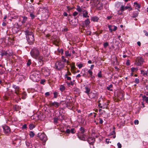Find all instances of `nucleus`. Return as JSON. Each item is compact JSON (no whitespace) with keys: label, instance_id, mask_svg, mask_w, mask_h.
<instances>
[{"label":"nucleus","instance_id":"f257e3e1","mask_svg":"<svg viewBox=\"0 0 148 148\" xmlns=\"http://www.w3.org/2000/svg\"><path fill=\"white\" fill-rule=\"evenodd\" d=\"M39 73L37 71L32 72L30 75V78L33 81L37 82L40 79Z\"/></svg>","mask_w":148,"mask_h":148},{"label":"nucleus","instance_id":"f03ea898","mask_svg":"<svg viewBox=\"0 0 148 148\" xmlns=\"http://www.w3.org/2000/svg\"><path fill=\"white\" fill-rule=\"evenodd\" d=\"M64 66L63 63L61 61H58L55 64V69L58 70H60Z\"/></svg>","mask_w":148,"mask_h":148},{"label":"nucleus","instance_id":"7ed1b4c3","mask_svg":"<svg viewBox=\"0 0 148 148\" xmlns=\"http://www.w3.org/2000/svg\"><path fill=\"white\" fill-rule=\"evenodd\" d=\"M30 54L32 57L36 58L39 55V52L38 49L36 48H34L32 50Z\"/></svg>","mask_w":148,"mask_h":148},{"label":"nucleus","instance_id":"20e7f679","mask_svg":"<svg viewBox=\"0 0 148 148\" xmlns=\"http://www.w3.org/2000/svg\"><path fill=\"white\" fill-rule=\"evenodd\" d=\"M37 136L40 139L44 142H45L47 140L46 135L44 133H39L37 134Z\"/></svg>","mask_w":148,"mask_h":148},{"label":"nucleus","instance_id":"39448f33","mask_svg":"<svg viewBox=\"0 0 148 148\" xmlns=\"http://www.w3.org/2000/svg\"><path fill=\"white\" fill-rule=\"evenodd\" d=\"M144 62V59L143 58L141 57H138L136 59L135 64L138 66H140L143 64Z\"/></svg>","mask_w":148,"mask_h":148},{"label":"nucleus","instance_id":"423d86ee","mask_svg":"<svg viewBox=\"0 0 148 148\" xmlns=\"http://www.w3.org/2000/svg\"><path fill=\"white\" fill-rule=\"evenodd\" d=\"M41 71L42 73L46 76H49L50 74V70L47 68H42L41 69Z\"/></svg>","mask_w":148,"mask_h":148},{"label":"nucleus","instance_id":"0eeeda50","mask_svg":"<svg viewBox=\"0 0 148 148\" xmlns=\"http://www.w3.org/2000/svg\"><path fill=\"white\" fill-rule=\"evenodd\" d=\"M34 40L33 34L32 33H30V34H29L28 32V43L31 45L33 43Z\"/></svg>","mask_w":148,"mask_h":148},{"label":"nucleus","instance_id":"6e6552de","mask_svg":"<svg viewBox=\"0 0 148 148\" xmlns=\"http://www.w3.org/2000/svg\"><path fill=\"white\" fill-rule=\"evenodd\" d=\"M77 136L78 137L82 140H86L87 138V136L84 134H81V133H77Z\"/></svg>","mask_w":148,"mask_h":148},{"label":"nucleus","instance_id":"1a4fd4ad","mask_svg":"<svg viewBox=\"0 0 148 148\" xmlns=\"http://www.w3.org/2000/svg\"><path fill=\"white\" fill-rule=\"evenodd\" d=\"M95 5L97 8L99 10H101L103 8V5L102 3L99 1H98L95 3Z\"/></svg>","mask_w":148,"mask_h":148},{"label":"nucleus","instance_id":"9d476101","mask_svg":"<svg viewBox=\"0 0 148 148\" xmlns=\"http://www.w3.org/2000/svg\"><path fill=\"white\" fill-rule=\"evenodd\" d=\"M3 127L4 132L5 134H8L10 132V129L8 126L5 125L3 126Z\"/></svg>","mask_w":148,"mask_h":148},{"label":"nucleus","instance_id":"9b49d317","mask_svg":"<svg viewBox=\"0 0 148 148\" xmlns=\"http://www.w3.org/2000/svg\"><path fill=\"white\" fill-rule=\"evenodd\" d=\"M124 94L123 92H119L117 95V98L119 100H122L124 97Z\"/></svg>","mask_w":148,"mask_h":148},{"label":"nucleus","instance_id":"f8f14e48","mask_svg":"<svg viewBox=\"0 0 148 148\" xmlns=\"http://www.w3.org/2000/svg\"><path fill=\"white\" fill-rule=\"evenodd\" d=\"M49 105L51 106H53L56 108H58L60 105V104L58 102L56 101H54L53 102H51L49 103Z\"/></svg>","mask_w":148,"mask_h":148},{"label":"nucleus","instance_id":"ddd939ff","mask_svg":"<svg viewBox=\"0 0 148 148\" xmlns=\"http://www.w3.org/2000/svg\"><path fill=\"white\" fill-rule=\"evenodd\" d=\"M37 115L38 119L40 120L43 121L45 119V115L43 114V113H40L36 114Z\"/></svg>","mask_w":148,"mask_h":148},{"label":"nucleus","instance_id":"4468645a","mask_svg":"<svg viewBox=\"0 0 148 148\" xmlns=\"http://www.w3.org/2000/svg\"><path fill=\"white\" fill-rule=\"evenodd\" d=\"M108 27L110 32H112L113 31H115L117 29V27L115 26H112V25H109Z\"/></svg>","mask_w":148,"mask_h":148},{"label":"nucleus","instance_id":"2eb2a0df","mask_svg":"<svg viewBox=\"0 0 148 148\" xmlns=\"http://www.w3.org/2000/svg\"><path fill=\"white\" fill-rule=\"evenodd\" d=\"M87 139V141L90 145H92L95 141V138L93 137H89Z\"/></svg>","mask_w":148,"mask_h":148},{"label":"nucleus","instance_id":"dca6fc26","mask_svg":"<svg viewBox=\"0 0 148 148\" xmlns=\"http://www.w3.org/2000/svg\"><path fill=\"white\" fill-rule=\"evenodd\" d=\"M83 16L84 18H88L89 16L88 15V12L87 10H84L82 12Z\"/></svg>","mask_w":148,"mask_h":148},{"label":"nucleus","instance_id":"f3484780","mask_svg":"<svg viewBox=\"0 0 148 148\" xmlns=\"http://www.w3.org/2000/svg\"><path fill=\"white\" fill-rule=\"evenodd\" d=\"M76 132L75 129L72 128L71 130L69 129H67L66 130V132L67 134H69L70 132H71V133L73 134L75 133Z\"/></svg>","mask_w":148,"mask_h":148},{"label":"nucleus","instance_id":"a211bd4d","mask_svg":"<svg viewBox=\"0 0 148 148\" xmlns=\"http://www.w3.org/2000/svg\"><path fill=\"white\" fill-rule=\"evenodd\" d=\"M85 90L84 91V92L86 93L87 95H88L90 91V88H89L88 86H85Z\"/></svg>","mask_w":148,"mask_h":148},{"label":"nucleus","instance_id":"6ab92c4d","mask_svg":"<svg viewBox=\"0 0 148 148\" xmlns=\"http://www.w3.org/2000/svg\"><path fill=\"white\" fill-rule=\"evenodd\" d=\"M109 102L107 101H104L102 104L103 106V108H107L108 107V105H109Z\"/></svg>","mask_w":148,"mask_h":148},{"label":"nucleus","instance_id":"aec40b11","mask_svg":"<svg viewBox=\"0 0 148 148\" xmlns=\"http://www.w3.org/2000/svg\"><path fill=\"white\" fill-rule=\"evenodd\" d=\"M142 98L143 101H145L146 103H148V97L144 95L142 96Z\"/></svg>","mask_w":148,"mask_h":148},{"label":"nucleus","instance_id":"412c9836","mask_svg":"<svg viewBox=\"0 0 148 148\" xmlns=\"http://www.w3.org/2000/svg\"><path fill=\"white\" fill-rule=\"evenodd\" d=\"M89 97L91 99L94 98L95 96V94L94 93L91 92L89 93L88 95Z\"/></svg>","mask_w":148,"mask_h":148},{"label":"nucleus","instance_id":"4be33fe9","mask_svg":"<svg viewBox=\"0 0 148 148\" xmlns=\"http://www.w3.org/2000/svg\"><path fill=\"white\" fill-rule=\"evenodd\" d=\"M29 135L30 138H32L35 136V134L34 132L30 131L29 132Z\"/></svg>","mask_w":148,"mask_h":148},{"label":"nucleus","instance_id":"5701e85b","mask_svg":"<svg viewBox=\"0 0 148 148\" xmlns=\"http://www.w3.org/2000/svg\"><path fill=\"white\" fill-rule=\"evenodd\" d=\"M138 11H135L133 12L132 17L135 18L138 16Z\"/></svg>","mask_w":148,"mask_h":148},{"label":"nucleus","instance_id":"b1692460","mask_svg":"<svg viewBox=\"0 0 148 148\" xmlns=\"http://www.w3.org/2000/svg\"><path fill=\"white\" fill-rule=\"evenodd\" d=\"M77 10L79 12H82L84 10L82 8H81L79 5H77Z\"/></svg>","mask_w":148,"mask_h":148},{"label":"nucleus","instance_id":"393cba45","mask_svg":"<svg viewBox=\"0 0 148 148\" xmlns=\"http://www.w3.org/2000/svg\"><path fill=\"white\" fill-rule=\"evenodd\" d=\"M1 56H9V55L8 53L6 52V51H2L1 53Z\"/></svg>","mask_w":148,"mask_h":148},{"label":"nucleus","instance_id":"a878e982","mask_svg":"<svg viewBox=\"0 0 148 148\" xmlns=\"http://www.w3.org/2000/svg\"><path fill=\"white\" fill-rule=\"evenodd\" d=\"M29 129L31 130H32L35 127V125L32 123H30L29 125Z\"/></svg>","mask_w":148,"mask_h":148},{"label":"nucleus","instance_id":"bb28decb","mask_svg":"<svg viewBox=\"0 0 148 148\" xmlns=\"http://www.w3.org/2000/svg\"><path fill=\"white\" fill-rule=\"evenodd\" d=\"M99 18L97 16H93L91 18V20L94 22L97 21Z\"/></svg>","mask_w":148,"mask_h":148},{"label":"nucleus","instance_id":"cd10ccee","mask_svg":"<svg viewBox=\"0 0 148 148\" xmlns=\"http://www.w3.org/2000/svg\"><path fill=\"white\" fill-rule=\"evenodd\" d=\"M141 74L142 75H143L145 76V75H147V72L146 71H145L143 70H141L140 71Z\"/></svg>","mask_w":148,"mask_h":148},{"label":"nucleus","instance_id":"c85d7f7f","mask_svg":"<svg viewBox=\"0 0 148 148\" xmlns=\"http://www.w3.org/2000/svg\"><path fill=\"white\" fill-rule=\"evenodd\" d=\"M79 130L81 132L79 133H81V134H84L85 132V130L84 128H83L82 127H81L80 128Z\"/></svg>","mask_w":148,"mask_h":148},{"label":"nucleus","instance_id":"c756f323","mask_svg":"<svg viewBox=\"0 0 148 148\" xmlns=\"http://www.w3.org/2000/svg\"><path fill=\"white\" fill-rule=\"evenodd\" d=\"M85 24L86 25H87L90 23V21L88 18H87L84 21Z\"/></svg>","mask_w":148,"mask_h":148},{"label":"nucleus","instance_id":"7c9ffc66","mask_svg":"<svg viewBox=\"0 0 148 148\" xmlns=\"http://www.w3.org/2000/svg\"><path fill=\"white\" fill-rule=\"evenodd\" d=\"M113 87V85L112 84H110V85L109 86H107V89L109 90L110 91H112L113 90L111 88H112Z\"/></svg>","mask_w":148,"mask_h":148},{"label":"nucleus","instance_id":"2f4dec72","mask_svg":"<svg viewBox=\"0 0 148 148\" xmlns=\"http://www.w3.org/2000/svg\"><path fill=\"white\" fill-rule=\"evenodd\" d=\"M65 88L64 86L62 85H61L60 86V90L62 92L63 91L65 90Z\"/></svg>","mask_w":148,"mask_h":148},{"label":"nucleus","instance_id":"473e14b6","mask_svg":"<svg viewBox=\"0 0 148 148\" xmlns=\"http://www.w3.org/2000/svg\"><path fill=\"white\" fill-rule=\"evenodd\" d=\"M75 68V65L74 63H73L72 65L71 66V70L72 71V72H73V71H74Z\"/></svg>","mask_w":148,"mask_h":148},{"label":"nucleus","instance_id":"72a5a7b5","mask_svg":"<svg viewBox=\"0 0 148 148\" xmlns=\"http://www.w3.org/2000/svg\"><path fill=\"white\" fill-rule=\"evenodd\" d=\"M27 96V94L25 92H24L22 94V98L23 99H24L26 98V97Z\"/></svg>","mask_w":148,"mask_h":148},{"label":"nucleus","instance_id":"f704fd0d","mask_svg":"<svg viewBox=\"0 0 148 148\" xmlns=\"http://www.w3.org/2000/svg\"><path fill=\"white\" fill-rule=\"evenodd\" d=\"M54 96H53V98H56L58 97V92H55L53 93Z\"/></svg>","mask_w":148,"mask_h":148},{"label":"nucleus","instance_id":"c9c22d12","mask_svg":"<svg viewBox=\"0 0 148 148\" xmlns=\"http://www.w3.org/2000/svg\"><path fill=\"white\" fill-rule=\"evenodd\" d=\"M14 108L15 110L16 111L18 110L20 108L19 106L17 105H15L14 106Z\"/></svg>","mask_w":148,"mask_h":148},{"label":"nucleus","instance_id":"e433bc0d","mask_svg":"<svg viewBox=\"0 0 148 148\" xmlns=\"http://www.w3.org/2000/svg\"><path fill=\"white\" fill-rule=\"evenodd\" d=\"M135 5L136 6V7H137L138 8H140V5L137 2H134V3Z\"/></svg>","mask_w":148,"mask_h":148},{"label":"nucleus","instance_id":"4c0bfd02","mask_svg":"<svg viewBox=\"0 0 148 148\" xmlns=\"http://www.w3.org/2000/svg\"><path fill=\"white\" fill-rule=\"evenodd\" d=\"M13 87L15 89L16 91H18L19 90V87L15 85H13Z\"/></svg>","mask_w":148,"mask_h":148},{"label":"nucleus","instance_id":"58836bf2","mask_svg":"<svg viewBox=\"0 0 148 148\" xmlns=\"http://www.w3.org/2000/svg\"><path fill=\"white\" fill-rule=\"evenodd\" d=\"M84 66V64L80 63L77 65V66L79 69H81L82 67Z\"/></svg>","mask_w":148,"mask_h":148},{"label":"nucleus","instance_id":"ea45409f","mask_svg":"<svg viewBox=\"0 0 148 148\" xmlns=\"http://www.w3.org/2000/svg\"><path fill=\"white\" fill-rule=\"evenodd\" d=\"M138 70V69L137 68H135L134 67H132L131 69V71L132 72H134L135 71H137Z\"/></svg>","mask_w":148,"mask_h":148},{"label":"nucleus","instance_id":"a19ab883","mask_svg":"<svg viewBox=\"0 0 148 148\" xmlns=\"http://www.w3.org/2000/svg\"><path fill=\"white\" fill-rule=\"evenodd\" d=\"M65 54L66 56H71V54L69 53V51H66L65 52Z\"/></svg>","mask_w":148,"mask_h":148},{"label":"nucleus","instance_id":"79ce46f5","mask_svg":"<svg viewBox=\"0 0 148 148\" xmlns=\"http://www.w3.org/2000/svg\"><path fill=\"white\" fill-rule=\"evenodd\" d=\"M62 61L63 62H67V63H68V62L66 60V59H65L64 58V56H62Z\"/></svg>","mask_w":148,"mask_h":148},{"label":"nucleus","instance_id":"37998d69","mask_svg":"<svg viewBox=\"0 0 148 148\" xmlns=\"http://www.w3.org/2000/svg\"><path fill=\"white\" fill-rule=\"evenodd\" d=\"M65 78H66L67 80H71V78L69 76H67L66 75H64Z\"/></svg>","mask_w":148,"mask_h":148},{"label":"nucleus","instance_id":"c03bdc74","mask_svg":"<svg viewBox=\"0 0 148 148\" xmlns=\"http://www.w3.org/2000/svg\"><path fill=\"white\" fill-rule=\"evenodd\" d=\"M27 19V17H23V20L22 21V23H23L25 22L26 21Z\"/></svg>","mask_w":148,"mask_h":148},{"label":"nucleus","instance_id":"a18cd8bd","mask_svg":"<svg viewBox=\"0 0 148 148\" xmlns=\"http://www.w3.org/2000/svg\"><path fill=\"white\" fill-rule=\"evenodd\" d=\"M27 128V125L26 124L24 125L22 127V128L23 130L26 129Z\"/></svg>","mask_w":148,"mask_h":148},{"label":"nucleus","instance_id":"49530a36","mask_svg":"<svg viewBox=\"0 0 148 148\" xmlns=\"http://www.w3.org/2000/svg\"><path fill=\"white\" fill-rule=\"evenodd\" d=\"M125 10V7L123 5H122L121 6L120 10L122 11H124Z\"/></svg>","mask_w":148,"mask_h":148},{"label":"nucleus","instance_id":"de8ad7c7","mask_svg":"<svg viewBox=\"0 0 148 148\" xmlns=\"http://www.w3.org/2000/svg\"><path fill=\"white\" fill-rule=\"evenodd\" d=\"M88 73L89 74L90 76H92V72L91 70L89 69L88 71Z\"/></svg>","mask_w":148,"mask_h":148},{"label":"nucleus","instance_id":"09e8293b","mask_svg":"<svg viewBox=\"0 0 148 148\" xmlns=\"http://www.w3.org/2000/svg\"><path fill=\"white\" fill-rule=\"evenodd\" d=\"M125 10H127L128 9H130V10H132V8L130 6H125Z\"/></svg>","mask_w":148,"mask_h":148},{"label":"nucleus","instance_id":"8fccbe9b","mask_svg":"<svg viewBox=\"0 0 148 148\" xmlns=\"http://www.w3.org/2000/svg\"><path fill=\"white\" fill-rule=\"evenodd\" d=\"M134 82L136 84H138L139 82V80L138 79L136 78L135 79Z\"/></svg>","mask_w":148,"mask_h":148},{"label":"nucleus","instance_id":"3c124183","mask_svg":"<svg viewBox=\"0 0 148 148\" xmlns=\"http://www.w3.org/2000/svg\"><path fill=\"white\" fill-rule=\"evenodd\" d=\"M98 77H102L101 75V72L100 71L98 74Z\"/></svg>","mask_w":148,"mask_h":148},{"label":"nucleus","instance_id":"603ef678","mask_svg":"<svg viewBox=\"0 0 148 148\" xmlns=\"http://www.w3.org/2000/svg\"><path fill=\"white\" fill-rule=\"evenodd\" d=\"M46 80L45 79H42L41 80L40 83L41 84H44V83L45 82Z\"/></svg>","mask_w":148,"mask_h":148},{"label":"nucleus","instance_id":"864d4df0","mask_svg":"<svg viewBox=\"0 0 148 148\" xmlns=\"http://www.w3.org/2000/svg\"><path fill=\"white\" fill-rule=\"evenodd\" d=\"M30 16L32 19L34 18L35 17V16L32 13L30 14Z\"/></svg>","mask_w":148,"mask_h":148},{"label":"nucleus","instance_id":"5fc2aeb1","mask_svg":"<svg viewBox=\"0 0 148 148\" xmlns=\"http://www.w3.org/2000/svg\"><path fill=\"white\" fill-rule=\"evenodd\" d=\"M108 45V42H106L103 44V46L104 48H106Z\"/></svg>","mask_w":148,"mask_h":148},{"label":"nucleus","instance_id":"6e6d98bb","mask_svg":"<svg viewBox=\"0 0 148 148\" xmlns=\"http://www.w3.org/2000/svg\"><path fill=\"white\" fill-rule=\"evenodd\" d=\"M50 95V93L49 92H47L45 93V95L46 97H47L48 96H49Z\"/></svg>","mask_w":148,"mask_h":148},{"label":"nucleus","instance_id":"4d7b16f0","mask_svg":"<svg viewBox=\"0 0 148 148\" xmlns=\"http://www.w3.org/2000/svg\"><path fill=\"white\" fill-rule=\"evenodd\" d=\"M71 75V73L69 71H68L67 73L65 75H66L67 76H68V75Z\"/></svg>","mask_w":148,"mask_h":148},{"label":"nucleus","instance_id":"13d9d810","mask_svg":"<svg viewBox=\"0 0 148 148\" xmlns=\"http://www.w3.org/2000/svg\"><path fill=\"white\" fill-rule=\"evenodd\" d=\"M71 22L72 23V25H77V22H76L75 21L74 23V21L73 20H72L71 21Z\"/></svg>","mask_w":148,"mask_h":148},{"label":"nucleus","instance_id":"bf43d9fd","mask_svg":"<svg viewBox=\"0 0 148 148\" xmlns=\"http://www.w3.org/2000/svg\"><path fill=\"white\" fill-rule=\"evenodd\" d=\"M70 102V101L69 100H66L65 103L66 104L67 107L68 106V105H69V103Z\"/></svg>","mask_w":148,"mask_h":148},{"label":"nucleus","instance_id":"052dcab7","mask_svg":"<svg viewBox=\"0 0 148 148\" xmlns=\"http://www.w3.org/2000/svg\"><path fill=\"white\" fill-rule=\"evenodd\" d=\"M117 145L118 148H121V147H122L120 143H117Z\"/></svg>","mask_w":148,"mask_h":148},{"label":"nucleus","instance_id":"680f3d73","mask_svg":"<svg viewBox=\"0 0 148 148\" xmlns=\"http://www.w3.org/2000/svg\"><path fill=\"white\" fill-rule=\"evenodd\" d=\"M134 123L135 125H138L139 123V121L138 120H135L134 121Z\"/></svg>","mask_w":148,"mask_h":148},{"label":"nucleus","instance_id":"e2e57ef3","mask_svg":"<svg viewBox=\"0 0 148 148\" xmlns=\"http://www.w3.org/2000/svg\"><path fill=\"white\" fill-rule=\"evenodd\" d=\"M144 33L145 34V35L146 36H148V32L146 30L143 31Z\"/></svg>","mask_w":148,"mask_h":148},{"label":"nucleus","instance_id":"0e129e2a","mask_svg":"<svg viewBox=\"0 0 148 148\" xmlns=\"http://www.w3.org/2000/svg\"><path fill=\"white\" fill-rule=\"evenodd\" d=\"M74 84V80L73 81H71V82L69 83V84L73 86Z\"/></svg>","mask_w":148,"mask_h":148},{"label":"nucleus","instance_id":"69168bd1","mask_svg":"<svg viewBox=\"0 0 148 148\" xmlns=\"http://www.w3.org/2000/svg\"><path fill=\"white\" fill-rule=\"evenodd\" d=\"M101 103H99V104H98V106L101 108H103V105L102 106H101Z\"/></svg>","mask_w":148,"mask_h":148},{"label":"nucleus","instance_id":"338daca9","mask_svg":"<svg viewBox=\"0 0 148 148\" xmlns=\"http://www.w3.org/2000/svg\"><path fill=\"white\" fill-rule=\"evenodd\" d=\"M78 13L76 12H74L73 13V15L74 16H76V15H77Z\"/></svg>","mask_w":148,"mask_h":148},{"label":"nucleus","instance_id":"774afa93","mask_svg":"<svg viewBox=\"0 0 148 148\" xmlns=\"http://www.w3.org/2000/svg\"><path fill=\"white\" fill-rule=\"evenodd\" d=\"M99 123L101 124H102V123H103V120L102 119L100 118H99Z\"/></svg>","mask_w":148,"mask_h":148}]
</instances>
